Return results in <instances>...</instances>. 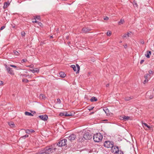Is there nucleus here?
Masks as SVG:
<instances>
[{"label":"nucleus","mask_w":154,"mask_h":154,"mask_svg":"<svg viewBox=\"0 0 154 154\" xmlns=\"http://www.w3.org/2000/svg\"><path fill=\"white\" fill-rule=\"evenodd\" d=\"M153 91H154V89H153Z\"/></svg>","instance_id":"61"},{"label":"nucleus","mask_w":154,"mask_h":154,"mask_svg":"<svg viewBox=\"0 0 154 154\" xmlns=\"http://www.w3.org/2000/svg\"><path fill=\"white\" fill-rule=\"evenodd\" d=\"M61 100H60V99L59 98H58L57 99V103H58L59 104H60V103H61Z\"/></svg>","instance_id":"35"},{"label":"nucleus","mask_w":154,"mask_h":154,"mask_svg":"<svg viewBox=\"0 0 154 154\" xmlns=\"http://www.w3.org/2000/svg\"><path fill=\"white\" fill-rule=\"evenodd\" d=\"M24 114L26 116H33V115L31 113L28 112H25L24 113Z\"/></svg>","instance_id":"26"},{"label":"nucleus","mask_w":154,"mask_h":154,"mask_svg":"<svg viewBox=\"0 0 154 154\" xmlns=\"http://www.w3.org/2000/svg\"><path fill=\"white\" fill-rule=\"evenodd\" d=\"M29 136V135H27V134H26L23 136L22 137L24 138H26V137H28Z\"/></svg>","instance_id":"36"},{"label":"nucleus","mask_w":154,"mask_h":154,"mask_svg":"<svg viewBox=\"0 0 154 154\" xmlns=\"http://www.w3.org/2000/svg\"><path fill=\"white\" fill-rule=\"evenodd\" d=\"M25 132L28 134H30L31 133H33L34 132H35L34 131L32 130V129H27V130H25Z\"/></svg>","instance_id":"14"},{"label":"nucleus","mask_w":154,"mask_h":154,"mask_svg":"<svg viewBox=\"0 0 154 154\" xmlns=\"http://www.w3.org/2000/svg\"><path fill=\"white\" fill-rule=\"evenodd\" d=\"M4 66L6 69L7 72L9 74L12 75H14V71L12 68H10L6 64H4Z\"/></svg>","instance_id":"4"},{"label":"nucleus","mask_w":154,"mask_h":154,"mask_svg":"<svg viewBox=\"0 0 154 154\" xmlns=\"http://www.w3.org/2000/svg\"><path fill=\"white\" fill-rule=\"evenodd\" d=\"M72 114H73L71 113V114H68L67 112H63L60 113L59 116H72Z\"/></svg>","instance_id":"12"},{"label":"nucleus","mask_w":154,"mask_h":154,"mask_svg":"<svg viewBox=\"0 0 154 154\" xmlns=\"http://www.w3.org/2000/svg\"><path fill=\"white\" fill-rule=\"evenodd\" d=\"M9 3L8 2H5L4 3V5L3 6V8L4 9L7 8L8 6L9 5Z\"/></svg>","instance_id":"18"},{"label":"nucleus","mask_w":154,"mask_h":154,"mask_svg":"<svg viewBox=\"0 0 154 154\" xmlns=\"http://www.w3.org/2000/svg\"><path fill=\"white\" fill-rule=\"evenodd\" d=\"M39 117L42 120L46 121L48 119V116H39Z\"/></svg>","instance_id":"17"},{"label":"nucleus","mask_w":154,"mask_h":154,"mask_svg":"<svg viewBox=\"0 0 154 154\" xmlns=\"http://www.w3.org/2000/svg\"><path fill=\"white\" fill-rule=\"evenodd\" d=\"M76 67H75V65H73L71 66V67L73 68V70L75 72L77 71L76 73H79V72L80 70V67L77 64L76 65Z\"/></svg>","instance_id":"6"},{"label":"nucleus","mask_w":154,"mask_h":154,"mask_svg":"<svg viewBox=\"0 0 154 154\" xmlns=\"http://www.w3.org/2000/svg\"><path fill=\"white\" fill-rule=\"evenodd\" d=\"M142 124L143 128L146 130L147 129L146 128H147L149 129L151 128L150 126L148 125L146 123L143 122V121H142Z\"/></svg>","instance_id":"10"},{"label":"nucleus","mask_w":154,"mask_h":154,"mask_svg":"<svg viewBox=\"0 0 154 154\" xmlns=\"http://www.w3.org/2000/svg\"><path fill=\"white\" fill-rule=\"evenodd\" d=\"M21 35L22 36H23L25 35V33L24 32H21Z\"/></svg>","instance_id":"37"},{"label":"nucleus","mask_w":154,"mask_h":154,"mask_svg":"<svg viewBox=\"0 0 154 154\" xmlns=\"http://www.w3.org/2000/svg\"><path fill=\"white\" fill-rule=\"evenodd\" d=\"M27 66L29 67H30V68H32V65H29V66Z\"/></svg>","instance_id":"52"},{"label":"nucleus","mask_w":154,"mask_h":154,"mask_svg":"<svg viewBox=\"0 0 154 154\" xmlns=\"http://www.w3.org/2000/svg\"><path fill=\"white\" fill-rule=\"evenodd\" d=\"M58 29H57V31H58Z\"/></svg>","instance_id":"59"},{"label":"nucleus","mask_w":154,"mask_h":154,"mask_svg":"<svg viewBox=\"0 0 154 154\" xmlns=\"http://www.w3.org/2000/svg\"><path fill=\"white\" fill-rule=\"evenodd\" d=\"M53 38V36H50V38Z\"/></svg>","instance_id":"54"},{"label":"nucleus","mask_w":154,"mask_h":154,"mask_svg":"<svg viewBox=\"0 0 154 154\" xmlns=\"http://www.w3.org/2000/svg\"><path fill=\"white\" fill-rule=\"evenodd\" d=\"M90 100L92 102L94 101L96 102L97 100V99L96 97H93Z\"/></svg>","instance_id":"22"},{"label":"nucleus","mask_w":154,"mask_h":154,"mask_svg":"<svg viewBox=\"0 0 154 154\" xmlns=\"http://www.w3.org/2000/svg\"><path fill=\"white\" fill-rule=\"evenodd\" d=\"M23 76L25 77H27L28 76H29V75H27L26 74L23 75Z\"/></svg>","instance_id":"50"},{"label":"nucleus","mask_w":154,"mask_h":154,"mask_svg":"<svg viewBox=\"0 0 154 154\" xmlns=\"http://www.w3.org/2000/svg\"><path fill=\"white\" fill-rule=\"evenodd\" d=\"M104 111H105L106 113V116L110 115V114L109 112V110L106 107L104 108L103 109Z\"/></svg>","instance_id":"15"},{"label":"nucleus","mask_w":154,"mask_h":154,"mask_svg":"<svg viewBox=\"0 0 154 154\" xmlns=\"http://www.w3.org/2000/svg\"><path fill=\"white\" fill-rule=\"evenodd\" d=\"M94 108V107L93 106H88V109L89 110H92Z\"/></svg>","instance_id":"33"},{"label":"nucleus","mask_w":154,"mask_h":154,"mask_svg":"<svg viewBox=\"0 0 154 154\" xmlns=\"http://www.w3.org/2000/svg\"><path fill=\"white\" fill-rule=\"evenodd\" d=\"M153 96L152 95H150L149 97V98L150 99H152L153 98Z\"/></svg>","instance_id":"48"},{"label":"nucleus","mask_w":154,"mask_h":154,"mask_svg":"<svg viewBox=\"0 0 154 154\" xmlns=\"http://www.w3.org/2000/svg\"><path fill=\"white\" fill-rule=\"evenodd\" d=\"M149 74H152L153 73V71L150 70L149 71Z\"/></svg>","instance_id":"43"},{"label":"nucleus","mask_w":154,"mask_h":154,"mask_svg":"<svg viewBox=\"0 0 154 154\" xmlns=\"http://www.w3.org/2000/svg\"><path fill=\"white\" fill-rule=\"evenodd\" d=\"M40 16H36L35 18L37 19L38 20H40Z\"/></svg>","instance_id":"40"},{"label":"nucleus","mask_w":154,"mask_h":154,"mask_svg":"<svg viewBox=\"0 0 154 154\" xmlns=\"http://www.w3.org/2000/svg\"><path fill=\"white\" fill-rule=\"evenodd\" d=\"M94 112H91L90 114V115H91L92 113H93Z\"/></svg>","instance_id":"55"},{"label":"nucleus","mask_w":154,"mask_h":154,"mask_svg":"<svg viewBox=\"0 0 154 154\" xmlns=\"http://www.w3.org/2000/svg\"><path fill=\"white\" fill-rule=\"evenodd\" d=\"M9 125L11 128H14L15 127V125L14 123L12 122H9L8 123Z\"/></svg>","instance_id":"20"},{"label":"nucleus","mask_w":154,"mask_h":154,"mask_svg":"<svg viewBox=\"0 0 154 154\" xmlns=\"http://www.w3.org/2000/svg\"><path fill=\"white\" fill-rule=\"evenodd\" d=\"M22 81L24 82L27 83L29 82V80L27 79H22Z\"/></svg>","instance_id":"31"},{"label":"nucleus","mask_w":154,"mask_h":154,"mask_svg":"<svg viewBox=\"0 0 154 154\" xmlns=\"http://www.w3.org/2000/svg\"><path fill=\"white\" fill-rule=\"evenodd\" d=\"M87 28H84L82 29V32H87Z\"/></svg>","instance_id":"30"},{"label":"nucleus","mask_w":154,"mask_h":154,"mask_svg":"<svg viewBox=\"0 0 154 154\" xmlns=\"http://www.w3.org/2000/svg\"><path fill=\"white\" fill-rule=\"evenodd\" d=\"M14 53L15 55L18 56L20 54V53L16 50H14Z\"/></svg>","instance_id":"29"},{"label":"nucleus","mask_w":154,"mask_h":154,"mask_svg":"<svg viewBox=\"0 0 154 154\" xmlns=\"http://www.w3.org/2000/svg\"><path fill=\"white\" fill-rule=\"evenodd\" d=\"M27 61V60L26 59H23L21 60V63H23L24 62H26Z\"/></svg>","instance_id":"34"},{"label":"nucleus","mask_w":154,"mask_h":154,"mask_svg":"<svg viewBox=\"0 0 154 154\" xmlns=\"http://www.w3.org/2000/svg\"><path fill=\"white\" fill-rule=\"evenodd\" d=\"M134 98L133 96H131L130 97H126L124 98V99L126 101H128L130 100H131L133 99Z\"/></svg>","instance_id":"16"},{"label":"nucleus","mask_w":154,"mask_h":154,"mask_svg":"<svg viewBox=\"0 0 154 154\" xmlns=\"http://www.w3.org/2000/svg\"><path fill=\"white\" fill-rule=\"evenodd\" d=\"M130 33L129 32H128L127 33L125 34L123 36V38H126L127 37H128L129 36V35Z\"/></svg>","instance_id":"27"},{"label":"nucleus","mask_w":154,"mask_h":154,"mask_svg":"<svg viewBox=\"0 0 154 154\" xmlns=\"http://www.w3.org/2000/svg\"><path fill=\"white\" fill-rule=\"evenodd\" d=\"M39 98L40 99H42L43 100H45V95L43 94H41L39 95Z\"/></svg>","instance_id":"24"},{"label":"nucleus","mask_w":154,"mask_h":154,"mask_svg":"<svg viewBox=\"0 0 154 154\" xmlns=\"http://www.w3.org/2000/svg\"><path fill=\"white\" fill-rule=\"evenodd\" d=\"M58 29H57V31H58Z\"/></svg>","instance_id":"58"},{"label":"nucleus","mask_w":154,"mask_h":154,"mask_svg":"<svg viewBox=\"0 0 154 154\" xmlns=\"http://www.w3.org/2000/svg\"><path fill=\"white\" fill-rule=\"evenodd\" d=\"M3 85V82L2 81H0V85Z\"/></svg>","instance_id":"47"},{"label":"nucleus","mask_w":154,"mask_h":154,"mask_svg":"<svg viewBox=\"0 0 154 154\" xmlns=\"http://www.w3.org/2000/svg\"><path fill=\"white\" fill-rule=\"evenodd\" d=\"M115 154H124L123 152L121 150H118V151H117L116 153H115Z\"/></svg>","instance_id":"28"},{"label":"nucleus","mask_w":154,"mask_h":154,"mask_svg":"<svg viewBox=\"0 0 154 154\" xmlns=\"http://www.w3.org/2000/svg\"><path fill=\"white\" fill-rule=\"evenodd\" d=\"M103 19L105 20H108L109 19V17H105Z\"/></svg>","instance_id":"38"},{"label":"nucleus","mask_w":154,"mask_h":154,"mask_svg":"<svg viewBox=\"0 0 154 154\" xmlns=\"http://www.w3.org/2000/svg\"><path fill=\"white\" fill-rule=\"evenodd\" d=\"M29 71L32 73L37 72L38 73L39 72V69L38 68H34L33 69H29Z\"/></svg>","instance_id":"13"},{"label":"nucleus","mask_w":154,"mask_h":154,"mask_svg":"<svg viewBox=\"0 0 154 154\" xmlns=\"http://www.w3.org/2000/svg\"><path fill=\"white\" fill-rule=\"evenodd\" d=\"M103 138V135L100 133H96L93 136L94 141L97 142H100L102 140Z\"/></svg>","instance_id":"2"},{"label":"nucleus","mask_w":154,"mask_h":154,"mask_svg":"<svg viewBox=\"0 0 154 154\" xmlns=\"http://www.w3.org/2000/svg\"><path fill=\"white\" fill-rule=\"evenodd\" d=\"M144 60H141L140 62V64H142L144 62Z\"/></svg>","instance_id":"45"},{"label":"nucleus","mask_w":154,"mask_h":154,"mask_svg":"<svg viewBox=\"0 0 154 154\" xmlns=\"http://www.w3.org/2000/svg\"><path fill=\"white\" fill-rule=\"evenodd\" d=\"M119 118L121 120H123L125 121L128 120L130 119V117L128 116H120Z\"/></svg>","instance_id":"11"},{"label":"nucleus","mask_w":154,"mask_h":154,"mask_svg":"<svg viewBox=\"0 0 154 154\" xmlns=\"http://www.w3.org/2000/svg\"><path fill=\"white\" fill-rule=\"evenodd\" d=\"M59 74L60 77L62 78H64L65 77L66 74L63 72H60Z\"/></svg>","instance_id":"19"},{"label":"nucleus","mask_w":154,"mask_h":154,"mask_svg":"<svg viewBox=\"0 0 154 154\" xmlns=\"http://www.w3.org/2000/svg\"><path fill=\"white\" fill-rule=\"evenodd\" d=\"M44 116H47V115H46L45 114V115Z\"/></svg>","instance_id":"57"},{"label":"nucleus","mask_w":154,"mask_h":154,"mask_svg":"<svg viewBox=\"0 0 154 154\" xmlns=\"http://www.w3.org/2000/svg\"><path fill=\"white\" fill-rule=\"evenodd\" d=\"M91 29H87V32H88L90 31Z\"/></svg>","instance_id":"49"},{"label":"nucleus","mask_w":154,"mask_h":154,"mask_svg":"<svg viewBox=\"0 0 154 154\" xmlns=\"http://www.w3.org/2000/svg\"><path fill=\"white\" fill-rule=\"evenodd\" d=\"M67 140L66 139H63L58 142L57 144H54L48 146L47 147H52L54 148V151L53 154H56V151L57 149V147L64 146L66 145Z\"/></svg>","instance_id":"1"},{"label":"nucleus","mask_w":154,"mask_h":154,"mask_svg":"<svg viewBox=\"0 0 154 154\" xmlns=\"http://www.w3.org/2000/svg\"><path fill=\"white\" fill-rule=\"evenodd\" d=\"M5 27V26H2L1 28H0V30H2L3 29H4Z\"/></svg>","instance_id":"42"},{"label":"nucleus","mask_w":154,"mask_h":154,"mask_svg":"<svg viewBox=\"0 0 154 154\" xmlns=\"http://www.w3.org/2000/svg\"><path fill=\"white\" fill-rule=\"evenodd\" d=\"M113 142H110L109 141H105L104 143V146L106 147L107 148H111L113 147Z\"/></svg>","instance_id":"3"},{"label":"nucleus","mask_w":154,"mask_h":154,"mask_svg":"<svg viewBox=\"0 0 154 154\" xmlns=\"http://www.w3.org/2000/svg\"><path fill=\"white\" fill-rule=\"evenodd\" d=\"M92 137V135L88 132H85L83 135V138L86 140L90 139Z\"/></svg>","instance_id":"5"},{"label":"nucleus","mask_w":154,"mask_h":154,"mask_svg":"<svg viewBox=\"0 0 154 154\" xmlns=\"http://www.w3.org/2000/svg\"><path fill=\"white\" fill-rule=\"evenodd\" d=\"M124 47L125 48H126L127 47V44H125V45H124Z\"/></svg>","instance_id":"46"},{"label":"nucleus","mask_w":154,"mask_h":154,"mask_svg":"<svg viewBox=\"0 0 154 154\" xmlns=\"http://www.w3.org/2000/svg\"><path fill=\"white\" fill-rule=\"evenodd\" d=\"M9 66L12 67H14V68H17V69H16L17 70H19L20 69H21L20 67H17V66L14 65H10Z\"/></svg>","instance_id":"25"},{"label":"nucleus","mask_w":154,"mask_h":154,"mask_svg":"<svg viewBox=\"0 0 154 154\" xmlns=\"http://www.w3.org/2000/svg\"><path fill=\"white\" fill-rule=\"evenodd\" d=\"M82 140H83V139H82V140H81L80 141H82Z\"/></svg>","instance_id":"56"},{"label":"nucleus","mask_w":154,"mask_h":154,"mask_svg":"<svg viewBox=\"0 0 154 154\" xmlns=\"http://www.w3.org/2000/svg\"><path fill=\"white\" fill-rule=\"evenodd\" d=\"M150 75L149 74H146L144 76V78H145V80L144 82H143V83L144 84H145L148 81V79L150 78Z\"/></svg>","instance_id":"7"},{"label":"nucleus","mask_w":154,"mask_h":154,"mask_svg":"<svg viewBox=\"0 0 154 154\" xmlns=\"http://www.w3.org/2000/svg\"><path fill=\"white\" fill-rule=\"evenodd\" d=\"M35 19H36L35 18V21H32V22H33V23H37V22H38V21H36V20H35Z\"/></svg>","instance_id":"44"},{"label":"nucleus","mask_w":154,"mask_h":154,"mask_svg":"<svg viewBox=\"0 0 154 154\" xmlns=\"http://www.w3.org/2000/svg\"><path fill=\"white\" fill-rule=\"evenodd\" d=\"M76 137L75 135L74 134H73L69 136L68 137L66 138H67L69 140L72 141L75 139Z\"/></svg>","instance_id":"8"},{"label":"nucleus","mask_w":154,"mask_h":154,"mask_svg":"<svg viewBox=\"0 0 154 154\" xmlns=\"http://www.w3.org/2000/svg\"><path fill=\"white\" fill-rule=\"evenodd\" d=\"M125 23V21L124 19H121L118 22V24L119 25H121Z\"/></svg>","instance_id":"21"},{"label":"nucleus","mask_w":154,"mask_h":154,"mask_svg":"<svg viewBox=\"0 0 154 154\" xmlns=\"http://www.w3.org/2000/svg\"><path fill=\"white\" fill-rule=\"evenodd\" d=\"M109 86V84H107V85H106V87H108V86Z\"/></svg>","instance_id":"53"},{"label":"nucleus","mask_w":154,"mask_h":154,"mask_svg":"<svg viewBox=\"0 0 154 154\" xmlns=\"http://www.w3.org/2000/svg\"><path fill=\"white\" fill-rule=\"evenodd\" d=\"M37 23L40 26H41L42 25V24L40 22L38 21Z\"/></svg>","instance_id":"39"},{"label":"nucleus","mask_w":154,"mask_h":154,"mask_svg":"<svg viewBox=\"0 0 154 154\" xmlns=\"http://www.w3.org/2000/svg\"><path fill=\"white\" fill-rule=\"evenodd\" d=\"M111 34V32L110 31H108L106 33V35L107 36H109Z\"/></svg>","instance_id":"32"},{"label":"nucleus","mask_w":154,"mask_h":154,"mask_svg":"<svg viewBox=\"0 0 154 154\" xmlns=\"http://www.w3.org/2000/svg\"><path fill=\"white\" fill-rule=\"evenodd\" d=\"M31 112L33 114H35L36 112L35 111H31Z\"/></svg>","instance_id":"51"},{"label":"nucleus","mask_w":154,"mask_h":154,"mask_svg":"<svg viewBox=\"0 0 154 154\" xmlns=\"http://www.w3.org/2000/svg\"><path fill=\"white\" fill-rule=\"evenodd\" d=\"M151 52L150 51H148L146 54H145L146 56L148 58H149L150 57V55H151Z\"/></svg>","instance_id":"23"},{"label":"nucleus","mask_w":154,"mask_h":154,"mask_svg":"<svg viewBox=\"0 0 154 154\" xmlns=\"http://www.w3.org/2000/svg\"><path fill=\"white\" fill-rule=\"evenodd\" d=\"M13 28H14V26H13Z\"/></svg>","instance_id":"60"},{"label":"nucleus","mask_w":154,"mask_h":154,"mask_svg":"<svg viewBox=\"0 0 154 154\" xmlns=\"http://www.w3.org/2000/svg\"><path fill=\"white\" fill-rule=\"evenodd\" d=\"M111 151L112 152H114V153H116L117 151H118L119 150L118 147L117 146H114L113 147H111Z\"/></svg>","instance_id":"9"},{"label":"nucleus","mask_w":154,"mask_h":154,"mask_svg":"<svg viewBox=\"0 0 154 154\" xmlns=\"http://www.w3.org/2000/svg\"><path fill=\"white\" fill-rule=\"evenodd\" d=\"M140 42L142 44H144V42L143 40H141L140 41Z\"/></svg>","instance_id":"41"}]
</instances>
